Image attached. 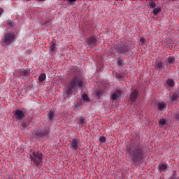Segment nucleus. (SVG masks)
<instances>
[{
    "label": "nucleus",
    "instance_id": "f257e3e1",
    "mask_svg": "<svg viewBox=\"0 0 179 179\" xmlns=\"http://www.w3.org/2000/svg\"><path fill=\"white\" fill-rule=\"evenodd\" d=\"M126 153L134 163H141L143 159V149L136 145H127Z\"/></svg>",
    "mask_w": 179,
    "mask_h": 179
},
{
    "label": "nucleus",
    "instance_id": "f03ea898",
    "mask_svg": "<svg viewBox=\"0 0 179 179\" xmlns=\"http://www.w3.org/2000/svg\"><path fill=\"white\" fill-rule=\"evenodd\" d=\"M82 89L83 88V80L80 76H74L70 81V83L66 85L65 90L66 94H72L75 92V89Z\"/></svg>",
    "mask_w": 179,
    "mask_h": 179
},
{
    "label": "nucleus",
    "instance_id": "7ed1b4c3",
    "mask_svg": "<svg viewBox=\"0 0 179 179\" xmlns=\"http://www.w3.org/2000/svg\"><path fill=\"white\" fill-rule=\"evenodd\" d=\"M16 38V34L15 32H7L4 34V36L2 38L1 44L2 45H10L11 43L15 41Z\"/></svg>",
    "mask_w": 179,
    "mask_h": 179
},
{
    "label": "nucleus",
    "instance_id": "20e7f679",
    "mask_svg": "<svg viewBox=\"0 0 179 179\" xmlns=\"http://www.w3.org/2000/svg\"><path fill=\"white\" fill-rule=\"evenodd\" d=\"M30 159L32 163L36 166H40L43 164V154L40 152L33 151L30 154Z\"/></svg>",
    "mask_w": 179,
    "mask_h": 179
},
{
    "label": "nucleus",
    "instance_id": "39448f33",
    "mask_svg": "<svg viewBox=\"0 0 179 179\" xmlns=\"http://www.w3.org/2000/svg\"><path fill=\"white\" fill-rule=\"evenodd\" d=\"M116 49L117 50V52L119 54L127 55L128 52H129V50H131V46L128 42L122 41L120 45L117 46Z\"/></svg>",
    "mask_w": 179,
    "mask_h": 179
},
{
    "label": "nucleus",
    "instance_id": "423d86ee",
    "mask_svg": "<svg viewBox=\"0 0 179 179\" xmlns=\"http://www.w3.org/2000/svg\"><path fill=\"white\" fill-rule=\"evenodd\" d=\"M34 136L36 138H44V136H48L50 131L47 129H39L33 132Z\"/></svg>",
    "mask_w": 179,
    "mask_h": 179
},
{
    "label": "nucleus",
    "instance_id": "0eeeda50",
    "mask_svg": "<svg viewBox=\"0 0 179 179\" xmlns=\"http://www.w3.org/2000/svg\"><path fill=\"white\" fill-rule=\"evenodd\" d=\"M14 115L15 118L16 120H18L19 121H22V120H23V118L26 117V115H24V112L19 109H17L14 111Z\"/></svg>",
    "mask_w": 179,
    "mask_h": 179
},
{
    "label": "nucleus",
    "instance_id": "6e6552de",
    "mask_svg": "<svg viewBox=\"0 0 179 179\" xmlns=\"http://www.w3.org/2000/svg\"><path fill=\"white\" fill-rule=\"evenodd\" d=\"M79 143H80V140H79V138H73L70 143L71 149H73V150H78L79 148Z\"/></svg>",
    "mask_w": 179,
    "mask_h": 179
},
{
    "label": "nucleus",
    "instance_id": "1a4fd4ad",
    "mask_svg": "<svg viewBox=\"0 0 179 179\" xmlns=\"http://www.w3.org/2000/svg\"><path fill=\"white\" fill-rule=\"evenodd\" d=\"M87 44L91 47H94L97 45V39L94 36H91L87 38Z\"/></svg>",
    "mask_w": 179,
    "mask_h": 179
},
{
    "label": "nucleus",
    "instance_id": "9d476101",
    "mask_svg": "<svg viewBox=\"0 0 179 179\" xmlns=\"http://www.w3.org/2000/svg\"><path fill=\"white\" fill-rule=\"evenodd\" d=\"M171 101L173 104H176L179 100V90L175 92L173 95L171 96Z\"/></svg>",
    "mask_w": 179,
    "mask_h": 179
},
{
    "label": "nucleus",
    "instance_id": "9b49d317",
    "mask_svg": "<svg viewBox=\"0 0 179 179\" xmlns=\"http://www.w3.org/2000/svg\"><path fill=\"white\" fill-rule=\"evenodd\" d=\"M122 94V92L120 90H117L115 93L110 96V100H117Z\"/></svg>",
    "mask_w": 179,
    "mask_h": 179
},
{
    "label": "nucleus",
    "instance_id": "f8f14e48",
    "mask_svg": "<svg viewBox=\"0 0 179 179\" xmlns=\"http://www.w3.org/2000/svg\"><path fill=\"white\" fill-rule=\"evenodd\" d=\"M138 92L136 90H134L130 95V99L131 101H132V103H135V101H136V99H138Z\"/></svg>",
    "mask_w": 179,
    "mask_h": 179
},
{
    "label": "nucleus",
    "instance_id": "ddd939ff",
    "mask_svg": "<svg viewBox=\"0 0 179 179\" xmlns=\"http://www.w3.org/2000/svg\"><path fill=\"white\" fill-rule=\"evenodd\" d=\"M157 110L159 111H164V110H166L167 105L166 104V103L164 102H159L157 104Z\"/></svg>",
    "mask_w": 179,
    "mask_h": 179
},
{
    "label": "nucleus",
    "instance_id": "4468645a",
    "mask_svg": "<svg viewBox=\"0 0 179 179\" xmlns=\"http://www.w3.org/2000/svg\"><path fill=\"white\" fill-rule=\"evenodd\" d=\"M166 62L168 64H174L176 62V57L174 56H170L166 59Z\"/></svg>",
    "mask_w": 179,
    "mask_h": 179
},
{
    "label": "nucleus",
    "instance_id": "2eb2a0df",
    "mask_svg": "<svg viewBox=\"0 0 179 179\" xmlns=\"http://www.w3.org/2000/svg\"><path fill=\"white\" fill-rule=\"evenodd\" d=\"M22 76H29L30 75V70L29 69L21 70Z\"/></svg>",
    "mask_w": 179,
    "mask_h": 179
},
{
    "label": "nucleus",
    "instance_id": "dca6fc26",
    "mask_svg": "<svg viewBox=\"0 0 179 179\" xmlns=\"http://www.w3.org/2000/svg\"><path fill=\"white\" fill-rule=\"evenodd\" d=\"M166 85L169 86V87H173L174 86V79L169 78L166 80Z\"/></svg>",
    "mask_w": 179,
    "mask_h": 179
},
{
    "label": "nucleus",
    "instance_id": "f3484780",
    "mask_svg": "<svg viewBox=\"0 0 179 179\" xmlns=\"http://www.w3.org/2000/svg\"><path fill=\"white\" fill-rule=\"evenodd\" d=\"M161 11H162V7H157V8H155L152 10V13L153 15H158V13H160Z\"/></svg>",
    "mask_w": 179,
    "mask_h": 179
},
{
    "label": "nucleus",
    "instance_id": "a211bd4d",
    "mask_svg": "<svg viewBox=\"0 0 179 179\" xmlns=\"http://www.w3.org/2000/svg\"><path fill=\"white\" fill-rule=\"evenodd\" d=\"M45 78H47L45 73L41 74L38 78L39 82H44V80H45Z\"/></svg>",
    "mask_w": 179,
    "mask_h": 179
},
{
    "label": "nucleus",
    "instance_id": "6ab92c4d",
    "mask_svg": "<svg viewBox=\"0 0 179 179\" xmlns=\"http://www.w3.org/2000/svg\"><path fill=\"white\" fill-rule=\"evenodd\" d=\"M87 122V121L86 120V119L83 118V117H80V127H83V124H86Z\"/></svg>",
    "mask_w": 179,
    "mask_h": 179
},
{
    "label": "nucleus",
    "instance_id": "aec40b11",
    "mask_svg": "<svg viewBox=\"0 0 179 179\" xmlns=\"http://www.w3.org/2000/svg\"><path fill=\"white\" fill-rule=\"evenodd\" d=\"M166 122H167V120H166L165 118H162L159 121V124L164 126L166 125Z\"/></svg>",
    "mask_w": 179,
    "mask_h": 179
},
{
    "label": "nucleus",
    "instance_id": "412c9836",
    "mask_svg": "<svg viewBox=\"0 0 179 179\" xmlns=\"http://www.w3.org/2000/svg\"><path fill=\"white\" fill-rule=\"evenodd\" d=\"M163 65H164V64L162 62H159L157 63V69H163Z\"/></svg>",
    "mask_w": 179,
    "mask_h": 179
},
{
    "label": "nucleus",
    "instance_id": "4be33fe9",
    "mask_svg": "<svg viewBox=\"0 0 179 179\" xmlns=\"http://www.w3.org/2000/svg\"><path fill=\"white\" fill-rule=\"evenodd\" d=\"M167 169V165L162 164L159 166V170H161L162 171H164V170H166Z\"/></svg>",
    "mask_w": 179,
    "mask_h": 179
},
{
    "label": "nucleus",
    "instance_id": "5701e85b",
    "mask_svg": "<svg viewBox=\"0 0 179 179\" xmlns=\"http://www.w3.org/2000/svg\"><path fill=\"white\" fill-rule=\"evenodd\" d=\"M8 27L9 29H12V27H13V26H15V23L13 22V21H8L7 22Z\"/></svg>",
    "mask_w": 179,
    "mask_h": 179
},
{
    "label": "nucleus",
    "instance_id": "b1692460",
    "mask_svg": "<svg viewBox=\"0 0 179 179\" xmlns=\"http://www.w3.org/2000/svg\"><path fill=\"white\" fill-rule=\"evenodd\" d=\"M150 8H152V9L156 8V3L153 1H152L150 3H149Z\"/></svg>",
    "mask_w": 179,
    "mask_h": 179
},
{
    "label": "nucleus",
    "instance_id": "393cba45",
    "mask_svg": "<svg viewBox=\"0 0 179 179\" xmlns=\"http://www.w3.org/2000/svg\"><path fill=\"white\" fill-rule=\"evenodd\" d=\"M83 99L84 101H89V96H87V94H83Z\"/></svg>",
    "mask_w": 179,
    "mask_h": 179
},
{
    "label": "nucleus",
    "instance_id": "a878e982",
    "mask_svg": "<svg viewBox=\"0 0 179 179\" xmlns=\"http://www.w3.org/2000/svg\"><path fill=\"white\" fill-rule=\"evenodd\" d=\"M48 117L49 119L52 120V118L54 117V112L52 110L50 111Z\"/></svg>",
    "mask_w": 179,
    "mask_h": 179
},
{
    "label": "nucleus",
    "instance_id": "bb28decb",
    "mask_svg": "<svg viewBox=\"0 0 179 179\" xmlns=\"http://www.w3.org/2000/svg\"><path fill=\"white\" fill-rule=\"evenodd\" d=\"M106 137L104 136H101L99 138V142H101V143H104V142H106Z\"/></svg>",
    "mask_w": 179,
    "mask_h": 179
},
{
    "label": "nucleus",
    "instance_id": "cd10ccee",
    "mask_svg": "<svg viewBox=\"0 0 179 179\" xmlns=\"http://www.w3.org/2000/svg\"><path fill=\"white\" fill-rule=\"evenodd\" d=\"M50 50H51V51H55V43H52L50 45Z\"/></svg>",
    "mask_w": 179,
    "mask_h": 179
},
{
    "label": "nucleus",
    "instance_id": "c85d7f7f",
    "mask_svg": "<svg viewBox=\"0 0 179 179\" xmlns=\"http://www.w3.org/2000/svg\"><path fill=\"white\" fill-rule=\"evenodd\" d=\"M174 117L179 121V112L174 115Z\"/></svg>",
    "mask_w": 179,
    "mask_h": 179
},
{
    "label": "nucleus",
    "instance_id": "c756f323",
    "mask_svg": "<svg viewBox=\"0 0 179 179\" xmlns=\"http://www.w3.org/2000/svg\"><path fill=\"white\" fill-rule=\"evenodd\" d=\"M140 43H141V44H143V43H145V38H141V39H140Z\"/></svg>",
    "mask_w": 179,
    "mask_h": 179
},
{
    "label": "nucleus",
    "instance_id": "7c9ffc66",
    "mask_svg": "<svg viewBox=\"0 0 179 179\" xmlns=\"http://www.w3.org/2000/svg\"><path fill=\"white\" fill-rule=\"evenodd\" d=\"M2 13H3V8H0V16L2 15Z\"/></svg>",
    "mask_w": 179,
    "mask_h": 179
},
{
    "label": "nucleus",
    "instance_id": "2f4dec72",
    "mask_svg": "<svg viewBox=\"0 0 179 179\" xmlns=\"http://www.w3.org/2000/svg\"><path fill=\"white\" fill-rule=\"evenodd\" d=\"M75 1H69V3L70 4V5H73V3H74Z\"/></svg>",
    "mask_w": 179,
    "mask_h": 179
},
{
    "label": "nucleus",
    "instance_id": "473e14b6",
    "mask_svg": "<svg viewBox=\"0 0 179 179\" xmlns=\"http://www.w3.org/2000/svg\"><path fill=\"white\" fill-rule=\"evenodd\" d=\"M121 64H122V62H121V60H119V61H117V65H121Z\"/></svg>",
    "mask_w": 179,
    "mask_h": 179
},
{
    "label": "nucleus",
    "instance_id": "72a5a7b5",
    "mask_svg": "<svg viewBox=\"0 0 179 179\" xmlns=\"http://www.w3.org/2000/svg\"><path fill=\"white\" fill-rule=\"evenodd\" d=\"M117 78H121V75L119 74V75L117 76Z\"/></svg>",
    "mask_w": 179,
    "mask_h": 179
}]
</instances>
